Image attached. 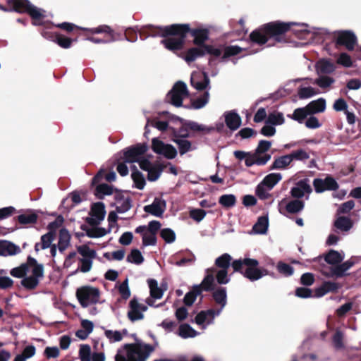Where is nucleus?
<instances>
[{"label": "nucleus", "instance_id": "nucleus-1", "mask_svg": "<svg viewBox=\"0 0 361 361\" xmlns=\"http://www.w3.org/2000/svg\"><path fill=\"white\" fill-rule=\"evenodd\" d=\"M296 25L301 27L302 31H306L307 25L305 23H297L293 22L283 23L280 21L270 22L264 25L262 27L251 32L250 37L253 43L262 45L269 39H274L276 42L286 43L285 33L290 30V26Z\"/></svg>", "mask_w": 361, "mask_h": 361}, {"label": "nucleus", "instance_id": "nucleus-2", "mask_svg": "<svg viewBox=\"0 0 361 361\" xmlns=\"http://www.w3.org/2000/svg\"><path fill=\"white\" fill-rule=\"evenodd\" d=\"M190 31V24H172L170 25L159 26V36L166 37L161 40L165 48L173 52L182 49L185 39Z\"/></svg>", "mask_w": 361, "mask_h": 361}, {"label": "nucleus", "instance_id": "nucleus-3", "mask_svg": "<svg viewBox=\"0 0 361 361\" xmlns=\"http://www.w3.org/2000/svg\"><path fill=\"white\" fill-rule=\"evenodd\" d=\"M7 6L0 5V9L4 11H15L19 13H27L32 19L33 25L43 23L45 18L44 11L32 5L28 0H6Z\"/></svg>", "mask_w": 361, "mask_h": 361}, {"label": "nucleus", "instance_id": "nucleus-4", "mask_svg": "<svg viewBox=\"0 0 361 361\" xmlns=\"http://www.w3.org/2000/svg\"><path fill=\"white\" fill-rule=\"evenodd\" d=\"M125 349L127 351V357L117 354L115 361H145L154 350L152 345L142 343L126 344ZM154 361H158V359Z\"/></svg>", "mask_w": 361, "mask_h": 361}, {"label": "nucleus", "instance_id": "nucleus-5", "mask_svg": "<svg viewBox=\"0 0 361 361\" xmlns=\"http://www.w3.org/2000/svg\"><path fill=\"white\" fill-rule=\"evenodd\" d=\"M186 119L176 116H171L167 121L159 120V131H169L174 138H188L191 134L189 128L185 126Z\"/></svg>", "mask_w": 361, "mask_h": 361}, {"label": "nucleus", "instance_id": "nucleus-6", "mask_svg": "<svg viewBox=\"0 0 361 361\" xmlns=\"http://www.w3.org/2000/svg\"><path fill=\"white\" fill-rule=\"evenodd\" d=\"M258 265V260L245 257L234 259L232 263V268L234 272L241 273L245 278L253 282L260 279Z\"/></svg>", "mask_w": 361, "mask_h": 361}, {"label": "nucleus", "instance_id": "nucleus-7", "mask_svg": "<svg viewBox=\"0 0 361 361\" xmlns=\"http://www.w3.org/2000/svg\"><path fill=\"white\" fill-rule=\"evenodd\" d=\"M76 297L82 307L96 304L99 300L100 292L98 288L85 286L77 289Z\"/></svg>", "mask_w": 361, "mask_h": 361}, {"label": "nucleus", "instance_id": "nucleus-8", "mask_svg": "<svg viewBox=\"0 0 361 361\" xmlns=\"http://www.w3.org/2000/svg\"><path fill=\"white\" fill-rule=\"evenodd\" d=\"M186 84L183 81L176 82L172 89L167 93L166 101L176 107L183 106V100L188 96Z\"/></svg>", "mask_w": 361, "mask_h": 361}, {"label": "nucleus", "instance_id": "nucleus-9", "mask_svg": "<svg viewBox=\"0 0 361 361\" xmlns=\"http://www.w3.org/2000/svg\"><path fill=\"white\" fill-rule=\"evenodd\" d=\"M138 34L142 40L149 37H155L158 35V27L151 25L142 26L140 30L129 27L125 30L124 37L126 40L134 42L137 40Z\"/></svg>", "mask_w": 361, "mask_h": 361}, {"label": "nucleus", "instance_id": "nucleus-10", "mask_svg": "<svg viewBox=\"0 0 361 361\" xmlns=\"http://www.w3.org/2000/svg\"><path fill=\"white\" fill-rule=\"evenodd\" d=\"M135 233L142 234V243L145 246L155 245L158 233V221L154 220L148 226H140L136 228Z\"/></svg>", "mask_w": 361, "mask_h": 361}, {"label": "nucleus", "instance_id": "nucleus-11", "mask_svg": "<svg viewBox=\"0 0 361 361\" xmlns=\"http://www.w3.org/2000/svg\"><path fill=\"white\" fill-rule=\"evenodd\" d=\"M149 149L146 142L137 143L123 149V159L127 163L137 162Z\"/></svg>", "mask_w": 361, "mask_h": 361}, {"label": "nucleus", "instance_id": "nucleus-12", "mask_svg": "<svg viewBox=\"0 0 361 361\" xmlns=\"http://www.w3.org/2000/svg\"><path fill=\"white\" fill-rule=\"evenodd\" d=\"M221 314V310L209 309L202 310L195 316L192 322L199 325L202 329H206L208 326L214 324V319Z\"/></svg>", "mask_w": 361, "mask_h": 361}, {"label": "nucleus", "instance_id": "nucleus-13", "mask_svg": "<svg viewBox=\"0 0 361 361\" xmlns=\"http://www.w3.org/2000/svg\"><path fill=\"white\" fill-rule=\"evenodd\" d=\"M336 32L338 34L336 39V45H343L348 51L353 50L357 43L355 34L351 30H340Z\"/></svg>", "mask_w": 361, "mask_h": 361}, {"label": "nucleus", "instance_id": "nucleus-14", "mask_svg": "<svg viewBox=\"0 0 361 361\" xmlns=\"http://www.w3.org/2000/svg\"><path fill=\"white\" fill-rule=\"evenodd\" d=\"M313 186L317 193H322L326 190H336L338 188L339 185L335 178L328 176L324 179H314Z\"/></svg>", "mask_w": 361, "mask_h": 361}, {"label": "nucleus", "instance_id": "nucleus-15", "mask_svg": "<svg viewBox=\"0 0 361 361\" xmlns=\"http://www.w3.org/2000/svg\"><path fill=\"white\" fill-rule=\"evenodd\" d=\"M210 80L207 73L193 72L190 76V85L197 90H210Z\"/></svg>", "mask_w": 361, "mask_h": 361}, {"label": "nucleus", "instance_id": "nucleus-16", "mask_svg": "<svg viewBox=\"0 0 361 361\" xmlns=\"http://www.w3.org/2000/svg\"><path fill=\"white\" fill-rule=\"evenodd\" d=\"M91 34L105 33L106 35V42H111L125 39L124 33L121 34L115 32L109 26L106 25H99L97 27L88 29Z\"/></svg>", "mask_w": 361, "mask_h": 361}, {"label": "nucleus", "instance_id": "nucleus-17", "mask_svg": "<svg viewBox=\"0 0 361 361\" xmlns=\"http://www.w3.org/2000/svg\"><path fill=\"white\" fill-rule=\"evenodd\" d=\"M312 190L307 178L298 181L290 190V195L294 198H302L305 194L310 195Z\"/></svg>", "mask_w": 361, "mask_h": 361}, {"label": "nucleus", "instance_id": "nucleus-18", "mask_svg": "<svg viewBox=\"0 0 361 361\" xmlns=\"http://www.w3.org/2000/svg\"><path fill=\"white\" fill-rule=\"evenodd\" d=\"M130 311L128 312V317L132 322L143 319L142 312L147 310V307L145 305L140 304L137 300L134 298L129 303Z\"/></svg>", "mask_w": 361, "mask_h": 361}, {"label": "nucleus", "instance_id": "nucleus-19", "mask_svg": "<svg viewBox=\"0 0 361 361\" xmlns=\"http://www.w3.org/2000/svg\"><path fill=\"white\" fill-rule=\"evenodd\" d=\"M224 116L226 125L231 130H236L241 126L242 119L236 110L225 111Z\"/></svg>", "mask_w": 361, "mask_h": 361}, {"label": "nucleus", "instance_id": "nucleus-20", "mask_svg": "<svg viewBox=\"0 0 361 361\" xmlns=\"http://www.w3.org/2000/svg\"><path fill=\"white\" fill-rule=\"evenodd\" d=\"M271 158V154H265L262 157H259L255 152H249L247 156L245 159V164L247 167H250L253 165L264 166Z\"/></svg>", "mask_w": 361, "mask_h": 361}, {"label": "nucleus", "instance_id": "nucleus-21", "mask_svg": "<svg viewBox=\"0 0 361 361\" xmlns=\"http://www.w3.org/2000/svg\"><path fill=\"white\" fill-rule=\"evenodd\" d=\"M354 264V262L351 260H347L341 264H338L334 267L330 269L329 272L324 274L329 277H336L340 278L345 275V272L350 269Z\"/></svg>", "mask_w": 361, "mask_h": 361}, {"label": "nucleus", "instance_id": "nucleus-22", "mask_svg": "<svg viewBox=\"0 0 361 361\" xmlns=\"http://www.w3.org/2000/svg\"><path fill=\"white\" fill-rule=\"evenodd\" d=\"M188 33L194 37L193 43L198 47L206 45L204 42L209 39V31L207 29L195 28L190 29Z\"/></svg>", "mask_w": 361, "mask_h": 361}, {"label": "nucleus", "instance_id": "nucleus-23", "mask_svg": "<svg viewBox=\"0 0 361 361\" xmlns=\"http://www.w3.org/2000/svg\"><path fill=\"white\" fill-rule=\"evenodd\" d=\"M315 69L318 75H327L334 73L336 66L329 60L322 59L317 62Z\"/></svg>", "mask_w": 361, "mask_h": 361}, {"label": "nucleus", "instance_id": "nucleus-24", "mask_svg": "<svg viewBox=\"0 0 361 361\" xmlns=\"http://www.w3.org/2000/svg\"><path fill=\"white\" fill-rule=\"evenodd\" d=\"M306 107L310 115L322 113L326 110V102L324 98L320 97L310 102Z\"/></svg>", "mask_w": 361, "mask_h": 361}, {"label": "nucleus", "instance_id": "nucleus-25", "mask_svg": "<svg viewBox=\"0 0 361 361\" xmlns=\"http://www.w3.org/2000/svg\"><path fill=\"white\" fill-rule=\"evenodd\" d=\"M269 227L268 215L261 216L257 219V222L253 225L251 233L265 234Z\"/></svg>", "mask_w": 361, "mask_h": 361}, {"label": "nucleus", "instance_id": "nucleus-26", "mask_svg": "<svg viewBox=\"0 0 361 361\" xmlns=\"http://www.w3.org/2000/svg\"><path fill=\"white\" fill-rule=\"evenodd\" d=\"M20 252V247L11 242L0 241V256L14 255Z\"/></svg>", "mask_w": 361, "mask_h": 361}, {"label": "nucleus", "instance_id": "nucleus-27", "mask_svg": "<svg viewBox=\"0 0 361 361\" xmlns=\"http://www.w3.org/2000/svg\"><path fill=\"white\" fill-rule=\"evenodd\" d=\"M42 22V24L37 25L42 27V28L39 29L40 34L45 39L54 42L58 32H53L49 30L54 27V24L49 20H44V18Z\"/></svg>", "mask_w": 361, "mask_h": 361}, {"label": "nucleus", "instance_id": "nucleus-28", "mask_svg": "<svg viewBox=\"0 0 361 361\" xmlns=\"http://www.w3.org/2000/svg\"><path fill=\"white\" fill-rule=\"evenodd\" d=\"M206 276L202 281L201 288L202 290L206 291L210 290L213 289L214 283V272L216 271V268L211 267L206 269Z\"/></svg>", "mask_w": 361, "mask_h": 361}, {"label": "nucleus", "instance_id": "nucleus-29", "mask_svg": "<svg viewBox=\"0 0 361 361\" xmlns=\"http://www.w3.org/2000/svg\"><path fill=\"white\" fill-rule=\"evenodd\" d=\"M185 126L189 128V131H191L193 133L202 132L204 133L208 134L211 131L214 130L213 127H208L203 124H200L197 122L187 120L185 121Z\"/></svg>", "mask_w": 361, "mask_h": 361}, {"label": "nucleus", "instance_id": "nucleus-30", "mask_svg": "<svg viewBox=\"0 0 361 361\" xmlns=\"http://www.w3.org/2000/svg\"><path fill=\"white\" fill-rule=\"evenodd\" d=\"M212 295L215 302L220 305V307L217 310H221V313L227 304V293L226 288H219L213 292Z\"/></svg>", "mask_w": 361, "mask_h": 361}, {"label": "nucleus", "instance_id": "nucleus-31", "mask_svg": "<svg viewBox=\"0 0 361 361\" xmlns=\"http://www.w3.org/2000/svg\"><path fill=\"white\" fill-rule=\"evenodd\" d=\"M177 149L170 144H165L159 140V155L164 157L168 159H172L177 155Z\"/></svg>", "mask_w": 361, "mask_h": 361}, {"label": "nucleus", "instance_id": "nucleus-32", "mask_svg": "<svg viewBox=\"0 0 361 361\" xmlns=\"http://www.w3.org/2000/svg\"><path fill=\"white\" fill-rule=\"evenodd\" d=\"M292 163L290 154L276 158L272 163L270 170L286 169Z\"/></svg>", "mask_w": 361, "mask_h": 361}, {"label": "nucleus", "instance_id": "nucleus-33", "mask_svg": "<svg viewBox=\"0 0 361 361\" xmlns=\"http://www.w3.org/2000/svg\"><path fill=\"white\" fill-rule=\"evenodd\" d=\"M202 292L201 285H194L192 288L185 295L183 298L184 304L187 306H191Z\"/></svg>", "mask_w": 361, "mask_h": 361}, {"label": "nucleus", "instance_id": "nucleus-34", "mask_svg": "<svg viewBox=\"0 0 361 361\" xmlns=\"http://www.w3.org/2000/svg\"><path fill=\"white\" fill-rule=\"evenodd\" d=\"M282 178V175L279 173H271L266 176L260 183L268 190H271Z\"/></svg>", "mask_w": 361, "mask_h": 361}, {"label": "nucleus", "instance_id": "nucleus-35", "mask_svg": "<svg viewBox=\"0 0 361 361\" xmlns=\"http://www.w3.org/2000/svg\"><path fill=\"white\" fill-rule=\"evenodd\" d=\"M71 235L66 228H61L59 231L58 248L60 252H63L69 245Z\"/></svg>", "mask_w": 361, "mask_h": 361}, {"label": "nucleus", "instance_id": "nucleus-36", "mask_svg": "<svg viewBox=\"0 0 361 361\" xmlns=\"http://www.w3.org/2000/svg\"><path fill=\"white\" fill-rule=\"evenodd\" d=\"M334 226L343 232L349 231L353 226L352 220L346 216H339L334 221Z\"/></svg>", "mask_w": 361, "mask_h": 361}, {"label": "nucleus", "instance_id": "nucleus-37", "mask_svg": "<svg viewBox=\"0 0 361 361\" xmlns=\"http://www.w3.org/2000/svg\"><path fill=\"white\" fill-rule=\"evenodd\" d=\"M204 56L202 46L192 47L189 49L185 56H183L184 60L188 63H191L195 61L197 58Z\"/></svg>", "mask_w": 361, "mask_h": 361}, {"label": "nucleus", "instance_id": "nucleus-38", "mask_svg": "<svg viewBox=\"0 0 361 361\" xmlns=\"http://www.w3.org/2000/svg\"><path fill=\"white\" fill-rule=\"evenodd\" d=\"M200 334L190 324H183L178 328V335L181 338L186 339L189 338H195Z\"/></svg>", "mask_w": 361, "mask_h": 361}, {"label": "nucleus", "instance_id": "nucleus-39", "mask_svg": "<svg viewBox=\"0 0 361 361\" xmlns=\"http://www.w3.org/2000/svg\"><path fill=\"white\" fill-rule=\"evenodd\" d=\"M147 283L150 289V298H147L146 302L149 306H154L156 299H158V283L157 280L149 279Z\"/></svg>", "mask_w": 361, "mask_h": 361}, {"label": "nucleus", "instance_id": "nucleus-40", "mask_svg": "<svg viewBox=\"0 0 361 361\" xmlns=\"http://www.w3.org/2000/svg\"><path fill=\"white\" fill-rule=\"evenodd\" d=\"M173 141L178 145L181 156L195 149V147H192V142L187 138H173Z\"/></svg>", "mask_w": 361, "mask_h": 361}, {"label": "nucleus", "instance_id": "nucleus-41", "mask_svg": "<svg viewBox=\"0 0 361 361\" xmlns=\"http://www.w3.org/2000/svg\"><path fill=\"white\" fill-rule=\"evenodd\" d=\"M232 257L228 253H224L218 257L214 262V268L218 269H229L232 267Z\"/></svg>", "mask_w": 361, "mask_h": 361}, {"label": "nucleus", "instance_id": "nucleus-42", "mask_svg": "<svg viewBox=\"0 0 361 361\" xmlns=\"http://www.w3.org/2000/svg\"><path fill=\"white\" fill-rule=\"evenodd\" d=\"M209 92L207 90L202 97H198L196 99L193 100L190 105H185L183 106L185 109H200L203 108L209 102Z\"/></svg>", "mask_w": 361, "mask_h": 361}, {"label": "nucleus", "instance_id": "nucleus-43", "mask_svg": "<svg viewBox=\"0 0 361 361\" xmlns=\"http://www.w3.org/2000/svg\"><path fill=\"white\" fill-rule=\"evenodd\" d=\"M325 261L331 265L338 264L344 259V255L336 250H331L324 257Z\"/></svg>", "mask_w": 361, "mask_h": 361}, {"label": "nucleus", "instance_id": "nucleus-44", "mask_svg": "<svg viewBox=\"0 0 361 361\" xmlns=\"http://www.w3.org/2000/svg\"><path fill=\"white\" fill-rule=\"evenodd\" d=\"M90 214L99 221H102L106 214L104 204L102 202L94 203L91 208Z\"/></svg>", "mask_w": 361, "mask_h": 361}, {"label": "nucleus", "instance_id": "nucleus-45", "mask_svg": "<svg viewBox=\"0 0 361 361\" xmlns=\"http://www.w3.org/2000/svg\"><path fill=\"white\" fill-rule=\"evenodd\" d=\"M305 207V203L301 200H294L288 202L286 205V209L288 213L297 214L300 212Z\"/></svg>", "mask_w": 361, "mask_h": 361}, {"label": "nucleus", "instance_id": "nucleus-46", "mask_svg": "<svg viewBox=\"0 0 361 361\" xmlns=\"http://www.w3.org/2000/svg\"><path fill=\"white\" fill-rule=\"evenodd\" d=\"M18 222L21 225L34 224L38 219V215L35 213H25L16 216Z\"/></svg>", "mask_w": 361, "mask_h": 361}, {"label": "nucleus", "instance_id": "nucleus-47", "mask_svg": "<svg viewBox=\"0 0 361 361\" xmlns=\"http://www.w3.org/2000/svg\"><path fill=\"white\" fill-rule=\"evenodd\" d=\"M334 82L335 79L334 78L323 75H319V77L317 78L313 82L314 85H317L322 89L328 88Z\"/></svg>", "mask_w": 361, "mask_h": 361}, {"label": "nucleus", "instance_id": "nucleus-48", "mask_svg": "<svg viewBox=\"0 0 361 361\" xmlns=\"http://www.w3.org/2000/svg\"><path fill=\"white\" fill-rule=\"evenodd\" d=\"M113 193V188L112 186L106 184L102 183L99 184L95 188L94 195L98 199H103L104 195H110Z\"/></svg>", "mask_w": 361, "mask_h": 361}, {"label": "nucleus", "instance_id": "nucleus-49", "mask_svg": "<svg viewBox=\"0 0 361 361\" xmlns=\"http://www.w3.org/2000/svg\"><path fill=\"white\" fill-rule=\"evenodd\" d=\"M308 115L310 114L307 107L305 106L295 109L293 114L290 116V118L293 120L298 121L299 123H302Z\"/></svg>", "mask_w": 361, "mask_h": 361}, {"label": "nucleus", "instance_id": "nucleus-50", "mask_svg": "<svg viewBox=\"0 0 361 361\" xmlns=\"http://www.w3.org/2000/svg\"><path fill=\"white\" fill-rule=\"evenodd\" d=\"M76 40V39H72L58 32L54 42L63 49H68L72 46L73 42Z\"/></svg>", "mask_w": 361, "mask_h": 361}, {"label": "nucleus", "instance_id": "nucleus-51", "mask_svg": "<svg viewBox=\"0 0 361 361\" xmlns=\"http://www.w3.org/2000/svg\"><path fill=\"white\" fill-rule=\"evenodd\" d=\"M283 114L281 112H273L270 113L266 121L267 124L271 126L281 125L284 123Z\"/></svg>", "mask_w": 361, "mask_h": 361}, {"label": "nucleus", "instance_id": "nucleus-52", "mask_svg": "<svg viewBox=\"0 0 361 361\" xmlns=\"http://www.w3.org/2000/svg\"><path fill=\"white\" fill-rule=\"evenodd\" d=\"M317 94L318 92L311 86H300L298 90V96L300 99H309Z\"/></svg>", "mask_w": 361, "mask_h": 361}, {"label": "nucleus", "instance_id": "nucleus-53", "mask_svg": "<svg viewBox=\"0 0 361 361\" xmlns=\"http://www.w3.org/2000/svg\"><path fill=\"white\" fill-rule=\"evenodd\" d=\"M228 269H219L216 268L214 275L216 276V281L220 285H225L229 283L231 278L228 274Z\"/></svg>", "mask_w": 361, "mask_h": 361}, {"label": "nucleus", "instance_id": "nucleus-54", "mask_svg": "<svg viewBox=\"0 0 361 361\" xmlns=\"http://www.w3.org/2000/svg\"><path fill=\"white\" fill-rule=\"evenodd\" d=\"M131 177L135 183V188L142 190L145 185V180L142 173L140 172L135 166H133Z\"/></svg>", "mask_w": 361, "mask_h": 361}, {"label": "nucleus", "instance_id": "nucleus-55", "mask_svg": "<svg viewBox=\"0 0 361 361\" xmlns=\"http://www.w3.org/2000/svg\"><path fill=\"white\" fill-rule=\"evenodd\" d=\"M54 27L60 28L66 31L67 33H71L75 30H85L90 32V31L88 30L89 28L80 27L75 25L74 23L68 22H63L61 23L54 24Z\"/></svg>", "mask_w": 361, "mask_h": 361}, {"label": "nucleus", "instance_id": "nucleus-56", "mask_svg": "<svg viewBox=\"0 0 361 361\" xmlns=\"http://www.w3.org/2000/svg\"><path fill=\"white\" fill-rule=\"evenodd\" d=\"M276 269L279 274L285 277L291 276L294 273V268L282 261H279L276 264Z\"/></svg>", "mask_w": 361, "mask_h": 361}, {"label": "nucleus", "instance_id": "nucleus-57", "mask_svg": "<svg viewBox=\"0 0 361 361\" xmlns=\"http://www.w3.org/2000/svg\"><path fill=\"white\" fill-rule=\"evenodd\" d=\"M219 202L226 208H231L236 203V197L233 194H226L220 196Z\"/></svg>", "mask_w": 361, "mask_h": 361}, {"label": "nucleus", "instance_id": "nucleus-58", "mask_svg": "<svg viewBox=\"0 0 361 361\" xmlns=\"http://www.w3.org/2000/svg\"><path fill=\"white\" fill-rule=\"evenodd\" d=\"M131 207V199L130 197L124 198L121 197L117 201L116 211L118 213H124L128 211Z\"/></svg>", "mask_w": 361, "mask_h": 361}, {"label": "nucleus", "instance_id": "nucleus-59", "mask_svg": "<svg viewBox=\"0 0 361 361\" xmlns=\"http://www.w3.org/2000/svg\"><path fill=\"white\" fill-rule=\"evenodd\" d=\"M242 50H243V49L241 47H240L239 46H236V45L228 46L224 49V53L223 56H221V61L222 62H224V61H226V59L238 54L239 53L241 52Z\"/></svg>", "mask_w": 361, "mask_h": 361}, {"label": "nucleus", "instance_id": "nucleus-60", "mask_svg": "<svg viewBox=\"0 0 361 361\" xmlns=\"http://www.w3.org/2000/svg\"><path fill=\"white\" fill-rule=\"evenodd\" d=\"M161 224L159 223V228ZM159 236H161L166 243H172L176 240V233L171 228L159 229Z\"/></svg>", "mask_w": 361, "mask_h": 361}, {"label": "nucleus", "instance_id": "nucleus-61", "mask_svg": "<svg viewBox=\"0 0 361 361\" xmlns=\"http://www.w3.org/2000/svg\"><path fill=\"white\" fill-rule=\"evenodd\" d=\"M127 261L135 264H140L143 262L144 258L137 249H133L130 253L127 256Z\"/></svg>", "mask_w": 361, "mask_h": 361}, {"label": "nucleus", "instance_id": "nucleus-62", "mask_svg": "<svg viewBox=\"0 0 361 361\" xmlns=\"http://www.w3.org/2000/svg\"><path fill=\"white\" fill-rule=\"evenodd\" d=\"M39 282V279L30 276L27 277L25 276L20 283L21 285L27 290H33L38 286Z\"/></svg>", "mask_w": 361, "mask_h": 361}, {"label": "nucleus", "instance_id": "nucleus-63", "mask_svg": "<svg viewBox=\"0 0 361 361\" xmlns=\"http://www.w3.org/2000/svg\"><path fill=\"white\" fill-rule=\"evenodd\" d=\"M290 156L292 161L293 160L303 161L310 158V154L303 149L292 151Z\"/></svg>", "mask_w": 361, "mask_h": 361}, {"label": "nucleus", "instance_id": "nucleus-64", "mask_svg": "<svg viewBox=\"0 0 361 361\" xmlns=\"http://www.w3.org/2000/svg\"><path fill=\"white\" fill-rule=\"evenodd\" d=\"M80 361H91V348L89 345H81L79 350Z\"/></svg>", "mask_w": 361, "mask_h": 361}]
</instances>
